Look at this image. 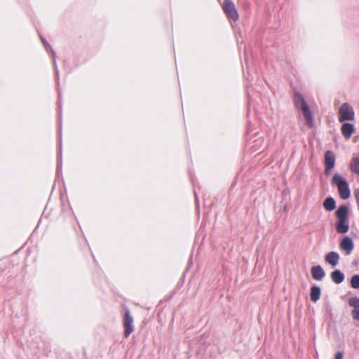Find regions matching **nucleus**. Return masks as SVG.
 I'll return each mask as SVG.
<instances>
[{"label": "nucleus", "mask_w": 359, "mask_h": 359, "mask_svg": "<svg viewBox=\"0 0 359 359\" xmlns=\"http://www.w3.org/2000/svg\"><path fill=\"white\" fill-rule=\"evenodd\" d=\"M61 99V95H60V93H59V100H60Z\"/></svg>", "instance_id": "obj_23"}, {"label": "nucleus", "mask_w": 359, "mask_h": 359, "mask_svg": "<svg viewBox=\"0 0 359 359\" xmlns=\"http://www.w3.org/2000/svg\"><path fill=\"white\" fill-rule=\"evenodd\" d=\"M339 121L344 122L345 121H352L355 117L353 108L348 103H344L339 108Z\"/></svg>", "instance_id": "obj_4"}, {"label": "nucleus", "mask_w": 359, "mask_h": 359, "mask_svg": "<svg viewBox=\"0 0 359 359\" xmlns=\"http://www.w3.org/2000/svg\"><path fill=\"white\" fill-rule=\"evenodd\" d=\"M351 286L353 289H359V275H353L351 279Z\"/></svg>", "instance_id": "obj_18"}, {"label": "nucleus", "mask_w": 359, "mask_h": 359, "mask_svg": "<svg viewBox=\"0 0 359 359\" xmlns=\"http://www.w3.org/2000/svg\"><path fill=\"white\" fill-rule=\"evenodd\" d=\"M60 167H61V163L57 165V170H59V169L60 168Z\"/></svg>", "instance_id": "obj_21"}, {"label": "nucleus", "mask_w": 359, "mask_h": 359, "mask_svg": "<svg viewBox=\"0 0 359 359\" xmlns=\"http://www.w3.org/2000/svg\"><path fill=\"white\" fill-rule=\"evenodd\" d=\"M323 205L325 210L329 212H331L336 208L335 200L331 196L326 198Z\"/></svg>", "instance_id": "obj_15"}, {"label": "nucleus", "mask_w": 359, "mask_h": 359, "mask_svg": "<svg viewBox=\"0 0 359 359\" xmlns=\"http://www.w3.org/2000/svg\"><path fill=\"white\" fill-rule=\"evenodd\" d=\"M321 294V289L318 285H313L311 287V292H310V298L311 300L313 302H316L318 300H319Z\"/></svg>", "instance_id": "obj_14"}, {"label": "nucleus", "mask_w": 359, "mask_h": 359, "mask_svg": "<svg viewBox=\"0 0 359 359\" xmlns=\"http://www.w3.org/2000/svg\"><path fill=\"white\" fill-rule=\"evenodd\" d=\"M311 273L312 278L316 280H321L325 276V271L320 265L312 266Z\"/></svg>", "instance_id": "obj_10"}, {"label": "nucleus", "mask_w": 359, "mask_h": 359, "mask_svg": "<svg viewBox=\"0 0 359 359\" xmlns=\"http://www.w3.org/2000/svg\"><path fill=\"white\" fill-rule=\"evenodd\" d=\"M294 102L295 107L300 110L306 120L309 127L313 126V118L310 111L309 107L306 104L303 95L299 93H296L294 96Z\"/></svg>", "instance_id": "obj_2"}, {"label": "nucleus", "mask_w": 359, "mask_h": 359, "mask_svg": "<svg viewBox=\"0 0 359 359\" xmlns=\"http://www.w3.org/2000/svg\"><path fill=\"white\" fill-rule=\"evenodd\" d=\"M348 304L350 306L353 307L351 312L353 318L359 321V298L357 297L350 298Z\"/></svg>", "instance_id": "obj_9"}, {"label": "nucleus", "mask_w": 359, "mask_h": 359, "mask_svg": "<svg viewBox=\"0 0 359 359\" xmlns=\"http://www.w3.org/2000/svg\"><path fill=\"white\" fill-rule=\"evenodd\" d=\"M350 167L352 171L359 175V157H354L351 159Z\"/></svg>", "instance_id": "obj_17"}, {"label": "nucleus", "mask_w": 359, "mask_h": 359, "mask_svg": "<svg viewBox=\"0 0 359 359\" xmlns=\"http://www.w3.org/2000/svg\"><path fill=\"white\" fill-rule=\"evenodd\" d=\"M332 184L337 187L341 198L346 200L351 196V191L346 180L339 174L336 173L332 179Z\"/></svg>", "instance_id": "obj_3"}, {"label": "nucleus", "mask_w": 359, "mask_h": 359, "mask_svg": "<svg viewBox=\"0 0 359 359\" xmlns=\"http://www.w3.org/2000/svg\"><path fill=\"white\" fill-rule=\"evenodd\" d=\"M358 190H359V189Z\"/></svg>", "instance_id": "obj_24"}, {"label": "nucleus", "mask_w": 359, "mask_h": 359, "mask_svg": "<svg viewBox=\"0 0 359 359\" xmlns=\"http://www.w3.org/2000/svg\"><path fill=\"white\" fill-rule=\"evenodd\" d=\"M61 155H62V153H61V149H60V158H61Z\"/></svg>", "instance_id": "obj_22"}, {"label": "nucleus", "mask_w": 359, "mask_h": 359, "mask_svg": "<svg viewBox=\"0 0 359 359\" xmlns=\"http://www.w3.org/2000/svg\"><path fill=\"white\" fill-rule=\"evenodd\" d=\"M344 353L343 352H337L335 355L334 359H343Z\"/></svg>", "instance_id": "obj_19"}, {"label": "nucleus", "mask_w": 359, "mask_h": 359, "mask_svg": "<svg viewBox=\"0 0 359 359\" xmlns=\"http://www.w3.org/2000/svg\"><path fill=\"white\" fill-rule=\"evenodd\" d=\"M133 322V318L130 315V310L127 307H125L123 325L124 328V337L126 338H128L134 330Z\"/></svg>", "instance_id": "obj_5"}, {"label": "nucleus", "mask_w": 359, "mask_h": 359, "mask_svg": "<svg viewBox=\"0 0 359 359\" xmlns=\"http://www.w3.org/2000/svg\"><path fill=\"white\" fill-rule=\"evenodd\" d=\"M339 248L341 250L345 251L346 255H351L354 248V244L352 239L348 236L344 237L340 242Z\"/></svg>", "instance_id": "obj_8"}, {"label": "nucleus", "mask_w": 359, "mask_h": 359, "mask_svg": "<svg viewBox=\"0 0 359 359\" xmlns=\"http://www.w3.org/2000/svg\"><path fill=\"white\" fill-rule=\"evenodd\" d=\"M41 41L44 45V47L47 49L48 48L51 51V55H52V57H53V64H54V66H55V74L57 76V77L58 76V69H57V65H56V60H55V52L54 51V50L51 48V46L48 44V43L43 39L41 36Z\"/></svg>", "instance_id": "obj_16"}, {"label": "nucleus", "mask_w": 359, "mask_h": 359, "mask_svg": "<svg viewBox=\"0 0 359 359\" xmlns=\"http://www.w3.org/2000/svg\"><path fill=\"white\" fill-rule=\"evenodd\" d=\"M331 279L336 284H340L344 280V274L339 269L331 273Z\"/></svg>", "instance_id": "obj_13"}, {"label": "nucleus", "mask_w": 359, "mask_h": 359, "mask_svg": "<svg viewBox=\"0 0 359 359\" xmlns=\"http://www.w3.org/2000/svg\"><path fill=\"white\" fill-rule=\"evenodd\" d=\"M222 8L224 13L229 20L236 21L238 20L239 15L233 2L231 0H224Z\"/></svg>", "instance_id": "obj_6"}, {"label": "nucleus", "mask_w": 359, "mask_h": 359, "mask_svg": "<svg viewBox=\"0 0 359 359\" xmlns=\"http://www.w3.org/2000/svg\"><path fill=\"white\" fill-rule=\"evenodd\" d=\"M336 163V156L332 151H327L324 157V173L326 176H329L331 170L334 168Z\"/></svg>", "instance_id": "obj_7"}, {"label": "nucleus", "mask_w": 359, "mask_h": 359, "mask_svg": "<svg viewBox=\"0 0 359 359\" xmlns=\"http://www.w3.org/2000/svg\"><path fill=\"white\" fill-rule=\"evenodd\" d=\"M335 215L339 219L336 225L337 231L339 233H346L349 229L348 207L344 205H340L335 212Z\"/></svg>", "instance_id": "obj_1"}, {"label": "nucleus", "mask_w": 359, "mask_h": 359, "mask_svg": "<svg viewBox=\"0 0 359 359\" xmlns=\"http://www.w3.org/2000/svg\"><path fill=\"white\" fill-rule=\"evenodd\" d=\"M59 108H60V129L61 130V116H62V114H61V106L60 105Z\"/></svg>", "instance_id": "obj_20"}, {"label": "nucleus", "mask_w": 359, "mask_h": 359, "mask_svg": "<svg viewBox=\"0 0 359 359\" xmlns=\"http://www.w3.org/2000/svg\"><path fill=\"white\" fill-rule=\"evenodd\" d=\"M325 260L327 263L334 267L339 263V255L334 251H331L325 255Z\"/></svg>", "instance_id": "obj_11"}, {"label": "nucleus", "mask_w": 359, "mask_h": 359, "mask_svg": "<svg viewBox=\"0 0 359 359\" xmlns=\"http://www.w3.org/2000/svg\"><path fill=\"white\" fill-rule=\"evenodd\" d=\"M341 133L344 137L348 140L353 133L355 128L352 123H344L341 126Z\"/></svg>", "instance_id": "obj_12"}]
</instances>
